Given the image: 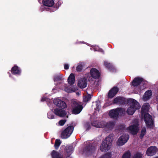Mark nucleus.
<instances>
[{
	"instance_id": "obj_30",
	"label": "nucleus",
	"mask_w": 158,
	"mask_h": 158,
	"mask_svg": "<svg viewBox=\"0 0 158 158\" xmlns=\"http://www.w3.org/2000/svg\"><path fill=\"white\" fill-rule=\"evenodd\" d=\"M60 143L61 142L60 140L58 139L56 140L54 145L56 149H57L58 148L60 144Z\"/></svg>"
},
{
	"instance_id": "obj_42",
	"label": "nucleus",
	"mask_w": 158,
	"mask_h": 158,
	"mask_svg": "<svg viewBox=\"0 0 158 158\" xmlns=\"http://www.w3.org/2000/svg\"><path fill=\"white\" fill-rule=\"evenodd\" d=\"M156 101L158 102V95L156 97Z\"/></svg>"
},
{
	"instance_id": "obj_35",
	"label": "nucleus",
	"mask_w": 158,
	"mask_h": 158,
	"mask_svg": "<svg viewBox=\"0 0 158 158\" xmlns=\"http://www.w3.org/2000/svg\"><path fill=\"white\" fill-rule=\"evenodd\" d=\"M83 68V65L81 64H79L76 68V70L78 72H80Z\"/></svg>"
},
{
	"instance_id": "obj_7",
	"label": "nucleus",
	"mask_w": 158,
	"mask_h": 158,
	"mask_svg": "<svg viewBox=\"0 0 158 158\" xmlns=\"http://www.w3.org/2000/svg\"><path fill=\"white\" fill-rule=\"evenodd\" d=\"M71 107L73 113L75 114H79L82 110L83 107L81 104L76 101H73L72 102Z\"/></svg>"
},
{
	"instance_id": "obj_11",
	"label": "nucleus",
	"mask_w": 158,
	"mask_h": 158,
	"mask_svg": "<svg viewBox=\"0 0 158 158\" xmlns=\"http://www.w3.org/2000/svg\"><path fill=\"white\" fill-rule=\"evenodd\" d=\"M135 124L129 126L127 129L132 134H136L138 131V121L137 120H135Z\"/></svg>"
},
{
	"instance_id": "obj_2",
	"label": "nucleus",
	"mask_w": 158,
	"mask_h": 158,
	"mask_svg": "<svg viewBox=\"0 0 158 158\" xmlns=\"http://www.w3.org/2000/svg\"><path fill=\"white\" fill-rule=\"evenodd\" d=\"M92 125L97 128H105L106 130H107L113 128L115 125V123L113 121H110L107 123L104 121L99 122L95 121L92 123Z\"/></svg>"
},
{
	"instance_id": "obj_8",
	"label": "nucleus",
	"mask_w": 158,
	"mask_h": 158,
	"mask_svg": "<svg viewBox=\"0 0 158 158\" xmlns=\"http://www.w3.org/2000/svg\"><path fill=\"white\" fill-rule=\"evenodd\" d=\"M124 112V110L120 108L113 109L109 111V115L111 118H116L118 115H122Z\"/></svg>"
},
{
	"instance_id": "obj_37",
	"label": "nucleus",
	"mask_w": 158,
	"mask_h": 158,
	"mask_svg": "<svg viewBox=\"0 0 158 158\" xmlns=\"http://www.w3.org/2000/svg\"><path fill=\"white\" fill-rule=\"evenodd\" d=\"M66 122L65 120H61L59 122V124L60 126H63Z\"/></svg>"
},
{
	"instance_id": "obj_1",
	"label": "nucleus",
	"mask_w": 158,
	"mask_h": 158,
	"mask_svg": "<svg viewBox=\"0 0 158 158\" xmlns=\"http://www.w3.org/2000/svg\"><path fill=\"white\" fill-rule=\"evenodd\" d=\"M150 108V105L148 103H144L142 107V114L143 116L144 120L146 124L149 128H152L154 126V123L152 116L147 113Z\"/></svg>"
},
{
	"instance_id": "obj_28",
	"label": "nucleus",
	"mask_w": 158,
	"mask_h": 158,
	"mask_svg": "<svg viewBox=\"0 0 158 158\" xmlns=\"http://www.w3.org/2000/svg\"><path fill=\"white\" fill-rule=\"evenodd\" d=\"M95 149V147L92 146V144H91L89 146L87 147L86 149L87 150V151L92 152Z\"/></svg>"
},
{
	"instance_id": "obj_36",
	"label": "nucleus",
	"mask_w": 158,
	"mask_h": 158,
	"mask_svg": "<svg viewBox=\"0 0 158 158\" xmlns=\"http://www.w3.org/2000/svg\"><path fill=\"white\" fill-rule=\"evenodd\" d=\"M146 133V129L145 128H143L142 129L141 133L140 136L142 138L143 136L145 135Z\"/></svg>"
},
{
	"instance_id": "obj_20",
	"label": "nucleus",
	"mask_w": 158,
	"mask_h": 158,
	"mask_svg": "<svg viewBox=\"0 0 158 158\" xmlns=\"http://www.w3.org/2000/svg\"><path fill=\"white\" fill-rule=\"evenodd\" d=\"M11 72L14 75H19L21 73V70L18 66L15 65L11 69Z\"/></svg>"
},
{
	"instance_id": "obj_43",
	"label": "nucleus",
	"mask_w": 158,
	"mask_h": 158,
	"mask_svg": "<svg viewBox=\"0 0 158 158\" xmlns=\"http://www.w3.org/2000/svg\"><path fill=\"white\" fill-rule=\"evenodd\" d=\"M64 148V147L62 146V147H61V148H60V149H61V148L62 149V148Z\"/></svg>"
},
{
	"instance_id": "obj_40",
	"label": "nucleus",
	"mask_w": 158,
	"mask_h": 158,
	"mask_svg": "<svg viewBox=\"0 0 158 158\" xmlns=\"http://www.w3.org/2000/svg\"><path fill=\"white\" fill-rule=\"evenodd\" d=\"M69 65L68 64H64V69H69Z\"/></svg>"
},
{
	"instance_id": "obj_23",
	"label": "nucleus",
	"mask_w": 158,
	"mask_h": 158,
	"mask_svg": "<svg viewBox=\"0 0 158 158\" xmlns=\"http://www.w3.org/2000/svg\"><path fill=\"white\" fill-rule=\"evenodd\" d=\"M93 107L96 110L99 111L100 109L101 106L100 102L99 101H97L93 103Z\"/></svg>"
},
{
	"instance_id": "obj_26",
	"label": "nucleus",
	"mask_w": 158,
	"mask_h": 158,
	"mask_svg": "<svg viewBox=\"0 0 158 158\" xmlns=\"http://www.w3.org/2000/svg\"><path fill=\"white\" fill-rule=\"evenodd\" d=\"M131 153L130 152H126L123 155L122 158H130Z\"/></svg>"
},
{
	"instance_id": "obj_4",
	"label": "nucleus",
	"mask_w": 158,
	"mask_h": 158,
	"mask_svg": "<svg viewBox=\"0 0 158 158\" xmlns=\"http://www.w3.org/2000/svg\"><path fill=\"white\" fill-rule=\"evenodd\" d=\"M112 135H109L103 141L100 147V150L103 152H106L109 150L111 147L112 143Z\"/></svg>"
},
{
	"instance_id": "obj_19",
	"label": "nucleus",
	"mask_w": 158,
	"mask_h": 158,
	"mask_svg": "<svg viewBox=\"0 0 158 158\" xmlns=\"http://www.w3.org/2000/svg\"><path fill=\"white\" fill-rule=\"evenodd\" d=\"M118 91V89L114 87L109 92L108 96L109 98H112L117 94Z\"/></svg>"
},
{
	"instance_id": "obj_34",
	"label": "nucleus",
	"mask_w": 158,
	"mask_h": 158,
	"mask_svg": "<svg viewBox=\"0 0 158 158\" xmlns=\"http://www.w3.org/2000/svg\"><path fill=\"white\" fill-rule=\"evenodd\" d=\"M111 156L110 153H107L100 158H110Z\"/></svg>"
},
{
	"instance_id": "obj_31",
	"label": "nucleus",
	"mask_w": 158,
	"mask_h": 158,
	"mask_svg": "<svg viewBox=\"0 0 158 158\" xmlns=\"http://www.w3.org/2000/svg\"><path fill=\"white\" fill-rule=\"evenodd\" d=\"M133 158H143V154L140 152H137L133 156Z\"/></svg>"
},
{
	"instance_id": "obj_12",
	"label": "nucleus",
	"mask_w": 158,
	"mask_h": 158,
	"mask_svg": "<svg viewBox=\"0 0 158 158\" xmlns=\"http://www.w3.org/2000/svg\"><path fill=\"white\" fill-rule=\"evenodd\" d=\"M53 103L57 106L62 109H64L67 107V105L65 103L64 101L58 98L54 99Z\"/></svg>"
},
{
	"instance_id": "obj_15",
	"label": "nucleus",
	"mask_w": 158,
	"mask_h": 158,
	"mask_svg": "<svg viewBox=\"0 0 158 158\" xmlns=\"http://www.w3.org/2000/svg\"><path fill=\"white\" fill-rule=\"evenodd\" d=\"M87 79L85 77L80 78L78 81V86L81 88H84L87 86Z\"/></svg>"
},
{
	"instance_id": "obj_27",
	"label": "nucleus",
	"mask_w": 158,
	"mask_h": 158,
	"mask_svg": "<svg viewBox=\"0 0 158 158\" xmlns=\"http://www.w3.org/2000/svg\"><path fill=\"white\" fill-rule=\"evenodd\" d=\"M91 98V96L90 95L88 94L85 96L83 97V101L85 102H86L89 101Z\"/></svg>"
},
{
	"instance_id": "obj_25",
	"label": "nucleus",
	"mask_w": 158,
	"mask_h": 158,
	"mask_svg": "<svg viewBox=\"0 0 158 158\" xmlns=\"http://www.w3.org/2000/svg\"><path fill=\"white\" fill-rule=\"evenodd\" d=\"M92 47V48H90L92 50V48H93L94 51H98L102 52H103V51L102 49L99 48L98 46H96V45L93 46Z\"/></svg>"
},
{
	"instance_id": "obj_44",
	"label": "nucleus",
	"mask_w": 158,
	"mask_h": 158,
	"mask_svg": "<svg viewBox=\"0 0 158 158\" xmlns=\"http://www.w3.org/2000/svg\"><path fill=\"white\" fill-rule=\"evenodd\" d=\"M9 76H10V73Z\"/></svg>"
},
{
	"instance_id": "obj_33",
	"label": "nucleus",
	"mask_w": 158,
	"mask_h": 158,
	"mask_svg": "<svg viewBox=\"0 0 158 158\" xmlns=\"http://www.w3.org/2000/svg\"><path fill=\"white\" fill-rule=\"evenodd\" d=\"M84 126L86 130H89L90 128V126L88 122H86L84 124Z\"/></svg>"
},
{
	"instance_id": "obj_10",
	"label": "nucleus",
	"mask_w": 158,
	"mask_h": 158,
	"mask_svg": "<svg viewBox=\"0 0 158 158\" xmlns=\"http://www.w3.org/2000/svg\"><path fill=\"white\" fill-rule=\"evenodd\" d=\"M129 138L127 134L122 135L120 137L117 142V144L119 146H121L124 144L127 141Z\"/></svg>"
},
{
	"instance_id": "obj_16",
	"label": "nucleus",
	"mask_w": 158,
	"mask_h": 158,
	"mask_svg": "<svg viewBox=\"0 0 158 158\" xmlns=\"http://www.w3.org/2000/svg\"><path fill=\"white\" fill-rule=\"evenodd\" d=\"M53 112L56 115L61 117L65 116L66 114V113L64 110L58 108L55 109Z\"/></svg>"
},
{
	"instance_id": "obj_6",
	"label": "nucleus",
	"mask_w": 158,
	"mask_h": 158,
	"mask_svg": "<svg viewBox=\"0 0 158 158\" xmlns=\"http://www.w3.org/2000/svg\"><path fill=\"white\" fill-rule=\"evenodd\" d=\"M42 2L44 6H43L41 7L40 10L41 11L46 9L47 11L53 12L56 10L58 8H55L52 7L54 3L53 0H43Z\"/></svg>"
},
{
	"instance_id": "obj_32",
	"label": "nucleus",
	"mask_w": 158,
	"mask_h": 158,
	"mask_svg": "<svg viewBox=\"0 0 158 158\" xmlns=\"http://www.w3.org/2000/svg\"><path fill=\"white\" fill-rule=\"evenodd\" d=\"M53 111L49 112L48 114V117L50 119H53L54 118V116L53 114Z\"/></svg>"
},
{
	"instance_id": "obj_41",
	"label": "nucleus",
	"mask_w": 158,
	"mask_h": 158,
	"mask_svg": "<svg viewBox=\"0 0 158 158\" xmlns=\"http://www.w3.org/2000/svg\"><path fill=\"white\" fill-rule=\"evenodd\" d=\"M61 1H58L57 3H56V5L57 6H59L60 5H61Z\"/></svg>"
},
{
	"instance_id": "obj_5",
	"label": "nucleus",
	"mask_w": 158,
	"mask_h": 158,
	"mask_svg": "<svg viewBox=\"0 0 158 158\" xmlns=\"http://www.w3.org/2000/svg\"><path fill=\"white\" fill-rule=\"evenodd\" d=\"M144 83L143 79L139 77L135 78L133 81L131 85L137 87V89H138L137 91L135 89L134 90L136 94L139 93V91L143 89L145 87L144 85Z\"/></svg>"
},
{
	"instance_id": "obj_14",
	"label": "nucleus",
	"mask_w": 158,
	"mask_h": 158,
	"mask_svg": "<svg viewBox=\"0 0 158 158\" xmlns=\"http://www.w3.org/2000/svg\"><path fill=\"white\" fill-rule=\"evenodd\" d=\"M62 85L63 87L61 88V89L68 93H72L77 90V88L76 86H73L71 89H69L68 88V85L66 84H63Z\"/></svg>"
},
{
	"instance_id": "obj_3",
	"label": "nucleus",
	"mask_w": 158,
	"mask_h": 158,
	"mask_svg": "<svg viewBox=\"0 0 158 158\" xmlns=\"http://www.w3.org/2000/svg\"><path fill=\"white\" fill-rule=\"evenodd\" d=\"M129 101L130 106L127 109V112L128 114L131 115L137 110L140 109L141 106L139 103L134 99H130Z\"/></svg>"
},
{
	"instance_id": "obj_39",
	"label": "nucleus",
	"mask_w": 158,
	"mask_h": 158,
	"mask_svg": "<svg viewBox=\"0 0 158 158\" xmlns=\"http://www.w3.org/2000/svg\"><path fill=\"white\" fill-rule=\"evenodd\" d=\"M50 101V100L47 98H42L41 100V101L43 102L44 101H46L47 102H49Z\"/></svg>"
},
{
	"instance_id": "obj_24",
	"label": "nucleus",
	"mask_w": 158,
	"mask_h": 158,
	"mask_svg": "<svg viewBox=\"0 0 158 158\" xmlns=\"http://www.w3.org/2000/svg\"><path fill=\"white\" fill-rule=\"evenodd\" d=\"M62 78L63 75L62 74L60 73L58 74L55 75L54 78V81L55 82L59 81L61 80L62 79Z\"/></svg>"
},
{
	"instance_id": "obj_22",
	"label": "nucleus",
	"mask_w": 158,
	"mask_h": 158,
	"mask_svg": "<svg viewBox=\"0 0 158 158\" xmlns=\"http://www.w3.org/2000/svg\"><path fill=\"white\" fill-rule=\"evenodd\" d=\"M75 76L73 73H71L68 79V81L70 85L73 84L75 82Z\"/></svg>"
},
{
	"instance_id": "obj_29",
	"label": "nucleus",
	"mask_w": 158,
	"mask_h": 158,
	"mask_svg": "<svg viewBox=\"0 0 158 158\" xmlns=\"http://www.w3.org/2000/svg\"><path fill=\"white\" fill-rule=\"evenodd\" d=\"M123 99V98L121 97H117L115 98L114 101V103H117L121 102Z\"/></svg>"
},
{
	"instance_id": "obj_38",
	"label": "nucleus",
	"mask_w": 158,
	"mask_h": 158,
	"mask_svg": "<svg viewBox=\"0 0 158 158\" xmlns=\"http://www.w3.org/2000/svg\"><path fill=\"white\" fill-rule=\"evenodd\" d=\"M105 65L109 69H110V67H111V65L110 63H108L107 61H105L104 62Z\"/></svg>"
},
{
	"instance_id": "obj_9",
	"label": "nucleus",
	"mask_w": 158,
	"mask_h": 158,
	"mask_svg": "<svg viewBox=\"0 0 158 158\" xmlns=\"http://www.w3.org/2000/svg\"><path fill=\"white\" fill-rule=\"evenodd\" d=\"M73 130V126H69L67 127L62 132L61 134V138L63 139H67L71 135Z\"/></svg>"
},
{
	"instance_id": "obj_17",
	"label": "nucleus",
	"mask_w": 158,
	"mask_h": 158,
	"mask_svg": "<svg viewBox=\"0 0 158 158\" xmlns=\"http://www.w3.org/2000/svg\"><path fill=\"white\" fill-rule=\"evenodd\" d=\"M90 73L91 76L94 78H98L100 76L99 73L98 71L94 68L91 69L90 71Z\"/></svg>"
},
{
	"instance_id": "obj_21",
	"label": "nucleus",
	"mask_w": 158,
	"mask_h": 158,
	"mask_svg": "<svg viewBox=\"0 0 158 158\" xmlns=\"http://www.w3.org/2000/svg\"><path fill=\"white\" fill-rule=\"evenodd\" d=\"M52 158H63L61 156L60 152L53 150L51 154Z\"/></svg>"
},
{
	"instance_id": "obj_13",
	"label": "nucleus",
	"mask_w": 158,
	"mask_h": 158,
	"mask_svg": "<svg viewBox=\"0 0 158 158\" xmlns=\"http://www.w3.org/2000/svg\"><path fill=\"white\" fill-rule=\"evenodd\" d=\"M157 151V149L156 147L151 146L148 148L146 153L148 156H152L155 155Z\"/></svg>"
},
{
	"instance_id": "obj_18",
	"label": "nucleus",
	"mask_w": 158,
	"mask_h": 158,
	"mask_svg": "<svg viewBox=\"0 0 158 158\" xmlns=\"http://www.w3.org/2000/svg\"><path fill=\"white\" fill-rule=\"evenodd\" d=\"M152 95V91L151 90H148L144 94L142 99L144 101H147L151 98Z\"/></svg>"
}]
</instances>
